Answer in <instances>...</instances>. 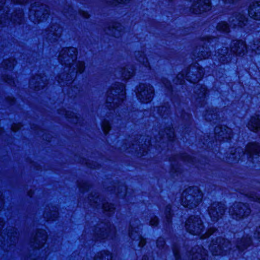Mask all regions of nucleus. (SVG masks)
Segmentation results:
<instances>
[{
	"instance_id": "f257e3e1",
	"label": "nucleus",
	"mask_w": 260,
	"mask_h": 260,
	"mask_svg": "<svg viewBox=\"0 0 260 260\" xmlns=\"http://www.w3.org/2000/svg\"><path fill=\"white\" fill-rule=\"evenodd\" d=\"M77 50L74 47L64 48L60 52L58 60L62 64L69 68L68 74H62L58 76L57 81L60 86H69L73 82L77 74L82 73L85 69L83 61L75 62L77 59Z\"/></svg>"
},
{
	"instance_id": "f03ea898",
	"label": "nucleus",
	"mask_w": 260,
	"mask_h": 260,
	"mask_svg": "<svg viewBox=\"0 0 260 260\" xmlns=\"http://www.w3.org/2000/svg\"><path fill=\"white\" fill-rule=\"evenodd\" d=\"M169 160L171 164V172L173 177L181 175L180 169L178 166L180 161L186 164L188 166L192 165V166H194V167L201 169H204L208 165L206 158H202V159L199 160L198 162H196L194 161L193 158L185 153L174 155L169 158Z\"/></svg>"
},
{
	"instance_id": "7ed1b4c3",
	"label": "nucleus",
	"mask_w": 260,
	"mask_h": 260,
	"mask_svg": "<svg viewBox=\"0 0 260 260\" xmlns=\"http://www.w3.org/2000/svg\"><path fill=\"white\" fill-rule=\"evenodd\" d=\"M245 154H247L251 159L250 160L254 162V158L260 156V144L250 143L246 146L245 151L240 147L232 150L226 156L225 161L229 164H235Z\"/></svg>"
},
{
	"instance_id": "20e7f679",
	"label": "nucleus",
	"mask_w": 260,
	"mask_h": 260,
	"mask_svg": "<svg viewBox=\"0 0 260 260\" xmlns=\"http://www.w3.org/2000/svg\"><path fill=\"white\" fill-rule=\"evenodd\" d=\"M204 74V69L201 68L198 62H196L179 73L173 81L176 84H183L185 79L194 84L202 79Z\"/></svg>"
},
{
	"instance_id": "39448f33",
	"label": "nucleus",
	"mask_w": 260,
	"mask_h": 260,
	"mask_svg": "<svg viewBox=\"0 0 260 260\" xmlns=\"http://www.w3.org/2000/svg\"><path fill=\"white\" fill-rule=\"evenodd\" d=\"M125 87L123 84L115 83L107 91L106 106L109 109H115L125 99Z\"/></svg>"
},
{
	"instance_id": "423d86ee",
	"label": "nucleus",
	"mask_w": 260,
	"mask_h": 260,
	"mask_svg": "<svg viewBox=\"0 0 260 260\" xmlns=\"http://www.w3.org/2000/svg\"><path fill=\"white\" fill-rule=\"evenodd\" d=\"M6 0H0V25L1 27L8 26L10 24H21L23 22V11L21 9L16 10L10 17L8 15L9 9L4 7Z\"/></svg>"
},
{
	"instance_id": "0eeeda50",
	"label": "nucleus",
	"mask_w": 260,
	"mask_h": 260,
	"mask_svg": "<svg viewBox=\"0 0 260 260\" xmlns=\"http://www.w3.org/2000/svg\"><path fill=\"white\" fill-rule=\"evenodd\" d=\"M203 197L202 191L198 187H189L182 193L181 203L184 207L193 209L200 204Z\"/></svg>"
},
{
	"instance_id": "6e6552de",
	"label": "nucleus",
	"mask_w": 260,
	"mask_h": 260,
	"mask_svg": "<svg viewBox=\"0 0 260 260\" xmlns=\"http://www.w3.org/2000/svg\"><path fill=\"white\" fill-rule=\"evenodd\" d=\"M4 225L3 220L0 218V247L5 251L11 250L13 246L18 241L19 234L17 229L10 227L6 230L7 234L1 233V230Z\"/></svg>"
},
{
	"instance_id": "1a4fd4ad",
	"label": "nucleus",
	"mask_w": 260,
	"mask_h": 260,
	"mask_svg": "<svg viewBox=\"0 0 260 260\" xmlns=\"http://www.w3.org/2000/svg\"><path fill=\"white\" fill-rule=\"evenodd\" d=\"M92 240L102 241L113 239L116 236V230L109 223L101 222L92 229Z\"/></svg>"
},
{
	"instance_id": "9d476101",
	"label": "nucleus",
	"mask_w": 260,
	"mask_h": 260,
	"mask_svg": "<svg viewBox=\"0 0 260 260\" xmlns=\"http://www.w3.org/2000/svg\"><path fill=\"white\" fill-rule=\"evenodd\" d=\"M174 107H175V113L176 116L180 118L182 124L184 125L183 133H187L188 129L192 124L191 115L190 110L187 107L184 103L180 101H175V99H172Z\"/></svg>"
},
{
	"instance_id": "9b49d317",
	"label": "nucleus",
	"mask_w": 260,
	"mask_h": 260,
	"mask_svg": "<svg viewBox=\"0 0 260 260\" xmlns=\"http://www.w3.org/2000/svg\"><path fill=\"white\" fill-rule=\"evenodd\" d=\"M139 140H141L142 141L145 140L144 144H140V142L135 141L131 145L125 144L123 146V149H128V152H135L139 157L144 156L147 153L148 151L149 150V147L153 145V142L149 136H141Z\"/></svg>"
},
{
	"instance_id": "f8f14e48",
	"label": "nucleus",
	"mask_w": 260,
	"mask_h": 260,
	"mask_svg": "<svg viewBox=\"0 0 260 260\" xmlns=\"http://www.w3.org/2000/svg\"><path fill=\"white\" fill-rule=\"evenodd\" d=\"M232 249L231 242L221 237L213 239L209 245V249L213 255H219L225 254L230 252Z\"/></svg>"
},
{
	"instance_id": "ddd939ff",
	"label": "nucleus",
	"mask_w": 260,
	"mask_h": 260,
	"mask_svg": "<svg viewBox=\"0 0 260 260\" xmlns=\"http://www.w3.org/2000/svg\"><path fill=\"white\" fill-rule=\"evenodd\" d=\"M49 14V8L47 5L35 2L29 9V19L35 23L46 19Z\"/></svg>"
},
{
	"instance_id": "4468645a",
	"label": "nucleus",
	"mask_w": 260,
	"mask_h": 260,
	"mask_svg": "<svg viewBox=\"0 0 260 260\" xmlns=\"http://www.w3.org/2000/svg\"><path fill=\"white\" fill-rule=\"evenodd\" d=\"M86 202L93 207H102L104 213L108 216H110L114 212L115 208L114 205L108 203L103 202V196H100L96 192H95L94 194L91 193L86 199Z\"/></svg>"
},
{
	"instance_id": "2eb2a0df",
	"label": "nucleus",
	"mask_w": 260,
	"mask_h": 260,
	"mask_svg": "<svg viewBox=\"0 0 260 260\" xmlns=\"http://www.w3.org/2000/svg\"><path fill=\"white\" fill-rule=\"evenodd\" d=\"M229 212L233 219L238 220L249 216L251 209L246 204L235 202L230 208Z\"/></svg>"
},
{
	"instance_id": "dca6fc26",
	"label": "nucleus",
	"mask_w": 260,
	"mask_h": 260,
	"mask_svg": "<svg viewBox=\"0 0 260 260\" xmlns=\"http://www.w3.org/2000/svg\"><path fill=\"white\" fill-rule=\"evenodd\" d=\"M186 230L190 234L199 235L204 231V225L201 218L199 216L191 215L186 220Z\"/></svg>"
},
{
	"instance_id": "f3484780",
	"label": "nucleus",
	"mask_w": 260,
	"mask_h": 260,
	"mask_svg": "<svg viewBox=\"0 0 260 260\" xmlns=\"http://www.w3.org/2000/svg\"><path fill=\"white\" fill-rule=\"evenodd\" d=\"M216 39V38L207 36L202 38L199 44L193 50V56L198 60L208 58L211 56L209 49L206 46V43H210L211 40Z\"/></svg>"
},
{
	"instance_id": "a211bd4d",
	"label": "nucleus",
	"mask_w": 260,
	"mask_h": 260,
	"mask_svg": "<svg viewBox=\"0 0 260 260\" xmlns=\"http://www.w3.org/2000/svg\"><path fill=\"white\" fill-rule=\"evenodd\" d=\"M154 90L153 87L149 84L141 83L137 88L136 95L141 102L147 103L152 100Z\"/></svg>"
},
{
	"instance_id": "6ab92c4d",
	"label": "nucleus",
	"mask_w": 260,
	"mask_h": 260,
	"mask_svg": "<svg viewBox=\"0 0 260 260\" xmlns=\"http://www.w3.org/2000/svg\"><path fill=\"white\" fill-rule=\"evenodd\" d=\"M207 89L204 85L197 84L194 87L192 102L197 107H204L206 104V96Z\"/></svg>"
},
{
	"instance_id": "aec40b11",
	"label": "nucleus",
	"mask_w": 260,
	"mask_h": 260,
	"mask_svg": "<svg viewBox=\"0 0 260 260\" xmlns=\"http://www.w3.org/2000/svg\"><path fill=\"white\" fill-rule=\"evenodd\" d=\"M211 7L210 0H198L192 5L187 14H204L210 11Z\"/></svg>"
},
{
	"instance_id": "412c9836",
	"label": "nucleus",
	"mask_w": 260,
	"mask_h": 260,
	"mask_svg": "<svg viewBox=\"0 0 260 260\" xmlns=\"http://www.w3.org/2000/svg\"><path fill=\"white\" fill-rule=\"evenodd\" d=\"M140 221L137 219H133L129 223L130 229L128 231L129 237L133 240L138 243L140 247H143L146 244V240L138 233L136 229L139 226Z\"/></svg>"
},
{
	"instance_id": "4be33fe9",
	"label": "nucleus",
	"mask_w": 260,
	"mask_h": 260,
	"mask_svg": "<svg viewBox=\"0 0 260 260\" xmlns=\"http://www.w3.org/2000/svg\"><path fill=\"white\" fill-rule=\"evenodd\" d=\"M225 205L221 202L212 203L208 208V213L213 221H217L224 214Z\"/></svg>"
},
{
	"instance_id": "5701e85b",
	"label": "nucleus",
	"mask_w": 260,
	"mask_h": 260,
	"mask_svg": "<svg viewBox=\"0 0 260 260\" xmlns=\"http://www.w3.org/2000/svg\"><path fill=\"white\" fill-rule=\"evenodd\" d=\"M62 34V28L57 24H53L50 28L46 29L43 35L48 42L53 43L57 40Z\"/></svg>"
},
{
	"instance_id": "b1692460",
	"label": "nucleus",
	"mask_w": 260,
	"mask_h": 260,
	"mask_svg": "<svg viewBox=\"0 0 260 260\" xmlns=\"http://www.w3.org/2000/svg\"><path fill=\"white\" fill-rule=\"evenodd\" d=\"M231 51L233 54L243 56L247 53L246 43L241 40H233L230 45Z\"/></svg>"
},
{
	"instance_id": "393cba45",
	"label": "nucleus",
	"mask_w": 260,
	"mask_h": 260,
	"mask_svg": "<svg viewBox=\"0 0 260 260\" xmlns=\"http://www.w3.org/2000/svg\"><path fill=\"white\" fill-rule=\"evenodd\" d=\"M175 138V133L173 128L169 127L166 128L164 132H159L158 136H155L156 142L157 144H154L156 147L161 146V144L164 143L167 141H173Z\"/></svg>"
},
{
	"instance_id": "a878e982",
	"label": "nucleus",
	"mask_w": 260,
	"mask_h": 260,
	"mask_svg": "<svg viewBox=\"0 0 260 260\" xmlns=\"http://www.w3.org/2000/svg\"><path fill=\"white\" fill-rule=\"evenodd\" d=\"M47 238V235L45 230H38L36 235L30 240L31 246L35 249H39L42 247L45 243Z\"/></svg>"
},
{
	"instance_id": "bb28decb",
	"label": "nucleus",
	"mask_w": 260,
	"mask_h": 260,
	"mask_svg": "<svg viewBox=\"0 0 260 260\" xmlns=\"http://www.w3.org/2000/svg\"><path fill=\"white\" fill-rule=\"evenodd\" d=\"M233 132L231 128L225 125L216 126L214 129V138L219 141L232 138Z\"/></svg>"
},
{
	"instance_id": "cd10ccee",
	"label": "nucleus",
	"mask_w": 260,
	"mask_h": 260,
	"mask_svg": "<svg viewBox=\"0 0 260 260\" xmlns=\"http://www.w3.org/2000/svg\"><path fill=\"white\" fill-rule=\"evenodd\" d=\"M48 84L46 76L37 75L33 77L29 81V87L36 91L43 88Z\"/></svg>"
},
{
	"instance_id": "c85d7f7f",
	"label": "nucleus",
	"mask_w": 260,
	"mask_h": 260,
	"mask_svg": "<svg viewBox=\"0 0 260 260\" xmlns=\"http://www.w3.org/2000/svg\"><path fill=\"white\" fill-rule=\"evenodd\" d=\"M204 116L206 120L213 121V123H215L216 121H214L221 120L223 118L224 113L219 109H210L206 111Z\"/></svg>"
},
{
	"instance_id": "c756f323",
	"label": "nucleus",
	"mask_w": 260,
	"mask_h": 260,
	"mask_svg": "<svg viewBox=\"0 0 260 260\" xmlns=\"http://www.w3.org/2000/svg\"><path fill=\"white\" fill-rule=\"evenodd\" d=\"M215 56L218 58V61L222 64L230 63L232 60V54L229 53L228 47L222 46L218 49Z\"/></svg>"
},
{
	"instance_id": "7c9ffc66",
	"label": "nucleus",
	"mask_w": 260,
	"mask_h": 260,
	"mask_svg": "<svg viewBox=\"0 0 260 260\" xmlns=\"http://www.w3.org/2000/svg\"><path fill=\"white\" fill-rule=\"evenodd\" d=\"M229 21L231 25L233 27L239 26L242 27L246 25L247 18L243 13L235 12L229 18Z\"/></svg>"
},
{
	"instance_id": "2f4dec72",
	"label": "nucleus",
	"mask_w": 260,
	"mask_h": 260,
	"mask_svg": "<svg viewBox=\"0 0 260 260\" xmlns=\"http://www.w3.org/2000/svg\"><path fill=\"white\" fill-rule=\"evenodd\" d=\"M189 256L191 255L192 260H207V251L203 246L197 245L188 252Z\"/></svg>"
},
{
	"instance_id": "473e14b6",
	"label": "nucleus",
	"mask_w": 260,
	"mask_h": 260,
	"mask_svg": "<svg viewBox=\"0 0 260 260\" xmlns=\"http://www.w3.org/2000/svg\"><path fill=\"white\" fill-rule=\"evenodd\" d=\"M248 15L255 20H260V1L251 2L248 9Z\"/></svg>"
},
{
	"instance_id": "72a5a7b5",
	"label": "nucleus",
	"mask_w": 260,
	"mask_h": 260,
	"mask_svg": "<svg viewBox=\"0 0 260 260\" xmlns=\"http://www.w3.org/2000/svg\"><path fill=\"white\" fill-rule=\"evenodd\" d=\"M134 74V68L131 66L120 68L117 69L116 71V76H117V78H122L123 79H128L131 78Z\"/></svg>"
},
{
	"instance_id": "f704fd0d",
	"label": "nucleus",
	"mask_w": 260,
	"mask_h": 260,
	"mask_svg": "<svg viewBox=\"0 0 260 260\" xmlns=\"http://www.w3.org/2000/svg\"><path fill=\"white\" fill-rule=\"evenodd\" d=\"M108 190L113 192L118 197H125L126 200L129 199V192L124 184L118 183L113 186L112 188H108Z\"/></svg>"
},
{
	"instance_id": "c9c22d12",
	"label": "nucleus",
	"mask_w": 260,
	"mask_h": 260,
	"mask_svg": "<svg viewBox=\"0 0 260 260\" xmlns=\"http://www.w3.org/2000/svg\"><path fill=\"white\" fill-rule=\"evenodd\" d=\"M123 30V26L117 22H113L105 29L106 34L109 35L113 36L115 37H118L121 36Z\"/></svg>"
},
{
	"instance_id": "e433bc0d",
	"label": "nucleus",
	"mask_w": 260,
	"mask_h": 260,
	"mask_svg": "<svg viewBox=\"0 0 260 260\" xmlns=\"http://www.w3.org/2000/svg\"><path fill=\"white\" fill-rule=\"evenodd\" d=\"M58 209L55 206H49L46 208L43 214V217L47 220H54L58 217Z\"/></svg>"
},
{
	"instance_id": "4c0bfd02",
	"label": "nucleus",
	"mask_w": 260,
	"mask_h": 260,
	"mask_svg": "<svg viewBox=\"0 0 260 260\" xmlns=\"http://www.w3.org/2000/svg\"><path fill=\"white\" fill-rule=\"evenodd\" d=\"M247 127L250 131L256 132L260 130V116L255 115L252 116L247 124Z\"/></svg>"
},
{
	"instance_id": "58836bf2",
	"label": "nucleus",
	"mask_w": 260,
	"mask_h": 260,
	"mask_svg": "<svg viewBox=\"0 0 260 260\" xmlns=\"http://www.w3.org/2000/svg\"><path fill=\"white\" fill-rule=\"evenodd\" d=\"M252 244V241L250 237H242V239L237 241L236 245L237 250L243 251L247 249Z\"/></svg>"
},
{
	"instance_id": "ea45409f",
	"label": "nucleus",
	"mask_w": 260,
	"mask_h": 260,
	"mask_svg": "<svg viewBox=\"0 0 260 260\" xmlns=\"http://www.w3.org/2000/svg\"><path fill=\"white\" fill-rule=\"evenodd\" d=\"M58 113L60 115H64L66 118L73 123L77 124L80 122V118L72 111L62 109L58 110Z\"/></svg>"
},
{
	"instance_id": "a19ab883",
	"label": "nucleus",
	"mask_w": 260,
	"mask_h": 260,
	"mask_svg": "<svg viewBox=\"0 0 260 260\" xmlns=\"http://www.w3.org/2000/svg\"><path fill=\"white\" fill-rule=\"evenodd\" d=\"M239 191L247 197L250 201H255L260 203V197L256 195L253 191L244 187L243 188H238Z\"/></svg>"
},
{
	"instance_id": "79ce46f5",
	"label": "nucleus",
	"mask_w": 260,
	"mask_h": 260,
	"mask_svg": "<svg viewBox=\"0 0 260 260\" xmlns=\"http://www.w3.org/2000/svg\"><path fill=\"white\" fill-rule=\"evenodd\" d=\"M214 141L212 138L209 137L208 135L204 136L203 140L199 141L198 143V146L201 148L207 149L210 148V146L213 145Z\"/></svg>"
},
{
	"instance_id": "37998d69",
	"label": "nucleus",
	"mask_w": 260,
	"mask_h": 260,
	"mask_svg": "<svg viewBox=\"0 0 260 260\" xmlns=\"http://www.w3.org/2000/svg\"><path fill=\"white\" fill-rule=\"evenodd\" d=\"M158 116L164 119L169 117L171 114L170 109L169 105L166 104L165 106L158 107L156 108Z\"/></svg>"
},
{
	"instance_id": "c03bdc74",
	"label": "nucleus",
	"mask_w": 260,
	"mask_h": 260,
	"mask_svg": "<svg viewBox=\"0 0 260 260\" xmlns=\"http://www.w3.org/2000/svg\"><path fill=\"white\" fill-rule=\"evenodd\" d=\"M135 56L137 60L141 63L145 67L148 68V69H150L149 63L143 52L140 51L136 52Z\"/></svg>"
},
{
	"instance_id": "a18cd8bd",
	"label": "nucleus",
	"mask_w": 260,
	"mask_h": 260,
	"mask_svg": "<svg viewBox=\"0 0 260 260\" xmlns=\"http://www.w3.org/2000/svg\"><path fill=\"white\" fill-rule=\"evenodd\" d=\"M112 256L108 251H103L98 253L94 257V260H111Z\"/></svg>"
},
{
	"instance_id": "49530a36",
	"label": "nucleus",
	"mask_w": 260,
	"mask_h": 260,
	"mask_svg": "<svg viewBox=\"0 0 260 260\" xmlns=\"http://www.w3.org/2000/svg\"><path fill=\"white\" fill-rule=\"evenodd\" d=\"M15 62L14 59L5 60L2 64V67L4 69L12 70L15 64Z\"/></svg>"
},
{
	"instance_id": "de8ad7c7",
	"label": "nucleus",
	"mask_w": 260,
	"mask_h": 260,
	"mask_svg": "<svg viewBox=\"0 0 260 260\" xmlns=\"http://www.w3.org/2000/svg\"><path fill=\"white\" fill-rule=\"evenodd\" d=\"M218 229L214 227H210L208 229L206 233L201 236V239H206L209 238L211 235L216 233Z\"/></svg>"
},
{
	"instance_id": "09e8293b",
	"label": "nucleus",
	"mask_w": 260,
	"mask_h": 260,
	"mask_svg": "<svg viewBox=\"0 0 260 260\" xmlns=\"http://www.w3.org/2000/svg\"><path fill=\"white\" fill-rule=\"evenodd\" d=\"M165 215L166 224H170L171 223V219L172 217V214L171 212V207L170 205L167 206L165 211Z\"/></svg>"
},
{
	"instance_id": "8fccbe9b",
	"label": "nucleus",
	"mask_w": 260,
	"mask_h": 260,
	"mask_svg": "<svg viewBox=\"0 0 260 260\" xmlns=\"http://www.w3.org/2000/svg\"><path fill=\"white\" fill-rule=\"evenodd\" d=\"M217 29L219 31L224 32H229L230 31V27L228 23L225 21L219 22L217 26Z\"/></svg>"
},
{
	"instance_id": "3c124183",
	"label": "nucleus",
	"mask_w": 260,
	"mask_h": 260,
	"mask_svg": "<svg viewBox=\"0 0 260 260\" xmlns=\"http://www.w3.org/2000/svg\"><path fill=\"white\" fill-rule=\"evenodd\" d=\"M62 12L67 17H71L75 15V11L70 5H67L63 8Z\"/></svg>"
},
{
	"instance_id": "603ef678",
	"label": "nucleus",
	"mask_w": 260,
	"mask_h": 260,
	"mask_svg": "<svg viewBox=\"0 0 260 260\" xmlns=\"http://www.w3.org/2000/svg\"><path fill=\"white\" fill-rule=\"evenodd\" d=\"M78 185L80 190L82 192L88 190L90 187V184L85 181H78Z\"/></svg>"
},
{
	"instance_id": "864d4df0",
	"label": "nucleus",
	"mask_w": 260,
	"mask_h": 260,
	"mask_svg": "<svg viewBox=\"0 0 260 260\" xmlns=\"http://www.w3.org/2000/svg\"><path fill=\"white\" fill-rule=\"evenodd\" d=\"M103 131L105 134H107L111 129V124L109 121L106 119H104L102 124Z\"/></svg>"
},
{
	"instance_id": "5fc2aeb1",
	"label": "nucleus",
	"mask_w": 260,
	"mask_h": 260,
	"mask_svg": "<svg viewBox=\"0 0 260 260\" xmlns=\"http://www.w3.org/2000/svg\"><path fill=\"white\" fill-rule=\"evenodd\" d=\"M173 251L176 260H180V250L178 244L173 245Z\"/></svg>"
},
{
	"instance_id": "6e6d98bb",
	"label": "nucleus",
	"mask_w": 260,
	"mask_h": 260,
	"mask_svg": "<svg viewBox=\"0 0 260 260\" xmlns=\"http://www.w3.org/2000/svg\"><path fill=\"white\" fill-rule=\"evenodd\" d=\"M252 51L255 52L256 54L260 53V40H255L251 46Z\"/></svg>"
},
{
	"instance_id": "4d7b16f0",
	"label": "nucleus",
	"mask_w": 260,
	"mask_h": 260,
	"mask_svg": "<svg viewBox=\"0 0 260 260\" xmlns=\"http://www.w3.org/2000/svg\"><path fill=\"white\" fill-rule=\"evenodd\" d=\"M3 79L4 81L8 83L10 85H15V81L13 78L9 75H3Z\"/></svg>"
},
{
	"instance_id": "13d9d810",
	"label": "nucleus",
	"mask_w": 260,
	"mask_h": 260,
	"mask_svg": "<svg viewBox=\"0 0 260 260\" xmlns=\"http://www.w3.org/2000/svg\"><path fill=\"white\" fill-rule=\"evenodd\" d=\"M107 2L109 5H117L119 4L128 3L129 2V0H108Z\"/></svg>"
},
{
	"instance_id": "bf43d9fd",
	"label": "nucleus",
	"mask_w": 260,
	"mask_h": 260,
	"mask_svg": "<svg viewBox=\"0 0 260 260\" xmlns=\"http://www.w3.org/2000/svg\"><path fill=\"white\" fill-rule=\"evenodd\" d=\"M162 83L166 87V88L169 90H172V85L169 81L166 78H164L162 79Z\"/></svg>"
},
{
	"instance_id": "052dcab7",
	"label": "nucleus",
	"mask_w": 260,
	"mask_h": 260,
	"mask_svg": "<svg viewBox=\"0 0 260 260\" xmlns=\"http://www.w3.org/2000/svg\"><path fill=\"white\" fill-rule=\"evenodd\" d=\"M165 241L164 238H159L156 242L157 246L159 248H164V247L165 246Z\"/></svg>"
},
{
	"instance_id": "680f3d73",
	"label": "nucleus",
	"mask_w": 260,
	"mask_h": 260,
	"mask_svg": "<svg viewBox=\"0 0 260 260\" xmlns=\"http://www.w3.org/2000/svg\"><path fill=\"white\" fill-rule=\"evenodd\" d=\"M79 91L78 88L75 86L72 87L70 88V90L68 92V94L71 97L76 96V94L77 91Z\"/></svg>"
},
{
	"instance_id": "e2e57ef3",
	"label": "nucleus",
	"mask_w": 260,
	"mask_h": 260,
	"mask_svg": "<svg viewBox=\"0 0 260 260\" xmlns=\"http://www.w3.org/2000/svg\"><path fill=\"white\" fill-rule=\"evenodd\" d=\"M158 223V218L156 216H154L150 220V225L151 226H157Z\"/></svg>"
},
{
	"instance_id": "0e129e2a",
	"label": "nucleus",
	"mask_w": 260,
	"mask_h": 260,
	"mask_svg": "<svg viewBox=\"0 0 260 260\" xmlns=\"http://www.w3.org/2000/svg\"><path fill=\"white\" fill-rule=\"evenodd\" d=\"M121 115L117 116L113 120H112V124L114 125V123H116L117 125H119V126L121 124V120L120 119V117H121ZM116 127H119L118 125L116 126Z\"/></svg>"
},
{
	"instance_id": "69168bd1",
	"label": "nucleus",
	"mask_w": 260,
	"mask_h": 260,
	"mask_svg": "<svg viewBox=\"0 0 260 260\" xmlns=\"http://www.w3.org/2000/svg\"><path fill=\"white\" fill-rule=\"evenodd\" d=\"M22 125L20 123L18 124H14L12 126V130L13 132H16L17 131L20 129L22 127Z\"/></svg>"
},
{
	"instance_id": "338daca9",
	"label": "nucleus",
	"mask_w": 260,
	"mask_h": 260,
	"mask_svg": "<svg viewBox=\"0 0 260 260\" xmlns=\"http://www.w3.org/2000/svg\"><path fill=\"white\" fill-rule=\"evenodd\" d=\"M254 237L260 241V225L256 229L254 233Z\"/></svg>"
},
{
	"instance_id": "774afa93",
	"label": "nucleus",
	"mask_w": 260,
	"mask_h": 260,
	"mask_svg": "<svg viewBox=\"0 0 260 260\" xmlns=\"http://www.w3.org/2000/svg\"><path fill=\"white\" fill-rule=\"evenodd\" d=\"M78 13L79 15L85 18H88L89 17V15L87 12L82 10H79Z\"/></svg>"
}]
</instances>
